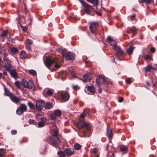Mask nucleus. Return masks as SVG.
Returning <instances> with one entry per match:
<instances>
[{
  "mask_svg": "<svg viewBox=\"0 0 157 157\" xmlns=\"http://www.w3.org/2000/svg\"><path fill=\"white\" fill-rule=\"evenodd\" d=\"M98 149L95 147L91 149V152L92 154V157H99V155L97 153Z\"/></svg>",
  "mask_w": 157,
  "mask_h": 157,
  "instance_id": "2eb2a0df",
  "label": "nucleus"
},
{
  "mask_svg": "<svg viewBox=\"0 0 157 157\" xmlns=\"http://www.w3.org/2000/svg\"><path fill=\"white\" fill-rule=\"evenodd\" d=\"M109 43L111 46H113V48L115 47H117L116 45L117 44V41L114 40H113L111 41H110Z\"/></svg>",
  "mask_w": 157,
  "mask_h": 157,
  "instance_id": "7c9ffc66",
  "label": "nucleus"
},
{
  "mask_svg": "<svg viewBox=\"0 0 157 157\" xmlns=\"http://www.w3.org/2000/svg\"><path fill=\"white\" fill-rule=\"evenodd\" d=\"M56 63L55 65V67L56 68H58L59 67V65Z\"/></svg>",
  "mask_w": 157,
  "mask_h": 157,
  "instance_id": "e2e57ef3",
  "label": "nucleus"
},
{
  "mask_svg": "<svg viewBox=\"0 0 157 157\" xmlns=\"http://www.w3.org/2000/svg\"><path fill=\"white\" fill-rule=\"evenodd\" d=\"M44 102L42 100H39L36 101V107L39 111L41 110L44 105Z\"/></svg>",
  "mask_w": 157,
  "mask_h": 157,
  "instance_id": "9b49d317",
  "label": "nucleus"
},
{
  "mask_svg": "<svg viewBox=\"0 0 157 157\" xmlns=\"http://www.w3.org/2000/svg\"><path fill=\"white\" fill-rule=\"evenodd\" d=\"M57 155H59L61 157H65V156L66 154L65 152V151H58L57 152Z\"/></svg>",
  "mask_w": 157,
  "mask_h": 157,
  "instance_id": "c85d7f7f",
  "label": "nucleus"
},
{
  "mask_svg": "<svg viewBox=\"0 0 157 157\" xmlns=\"http://www.w3.org/2000/svg\"><path fill=\"white\" fill-rule=\"evenodd\" d=\"M54 113L56 117H59L61 115V112L59 109L56 110L54 112Z\"/></svg>",
  "mask_w": 157,
  "mask_h": 157,
  "instance_id": "c756f323",
  "label": "nucleus"
},
{
  "mask_svg": "<svg viewBox=\"0 0 157 157\" xmlns=\"http://www.w3.org/2000/svg\"><path fill=\"white\" fill-rule=\"evenodd\" d=\"M32 43V41L31 40L28 39L26 40L25 43V45H29L31 44Z\"/></svg>",
  "mask_w": 157,
  "mask_h": 157,
  "instance_id": "e433bc0d",
  "label": "nucleus"
},
{
  "mask_svg": "<svg viewBox=\"0 0 157 157\" xmlns=\"http://www.w3.org/2000/svg\"><path fill=\"white\" fill-rule=\"evenodd\" d=\"M86 116V114L84 112L83 113H81L80 115V117L82 119H84Z\"/></svg>",
  "mask_w": 157,
  "mask_h": 157,
  "instance_id": "a18cd8bd",
  "label": "nucleus"
},
{
  "mask_svg": "<svg viewBox=\"0 0 157 157\" xmlns=\"http://www.w3.org/2000/svg\"><path fill=\"white\" fill-rule=\"evenodd\" d=\"M96 13L98 15L101 16V14L100 13V12H96Z\"/></svg>",
  "mask_w": 157,
  "mask_h": 157,
  "instance_id": "774afa93",
  "label": "nucleus"
},
{
  "mask_svg": "<svg viewBox=\"0 0 157 157\" xmlns=\"http://www.w3.org/2000/svg\"><path fill=\"white\" fill-rule=\"evenodd\" d=\"M10 98L11 100L13 102L17 103H19V98L18 97H16L14 94Z\"/></svg>",
  "mask_w": 157,
  "mask_h": 157,
  "instance_id": "a211bd4d",
  "label": "nucleus"
},
{
  "mask_svg": "<svg viewBox=\"0 0 157 157\" xmlns=\"http://www.w3.org/2000/svg\"><path fill=\"white\" fill-rule=\"evenodd\" d=\"M5 93L6 95L9 96L10 98L14 94L10 92L9 90L6 88H4Z\"/></svg>",
  "mask_w": 157,
  "mask_h": 157,
  "instance_id": "412c9836",
  "label": "nucleus"
},
{
  "mask_svg": "<svg viewBox=\"0 0 157 157\" xmlns=\"http://www.w3.org/2000/svg\"><path fill=\"white\" fill-rule=\"evenodd\" d=\"M50 117L51 119L52 120H54L56 119V116L53 113L51 114Z\"/></svg>",
  "mask_w": 157,
  "mask_h": 157,
  "instance_id": "ea45409f",
  "label": "nucleus"
},
{
  "mask_svg": "<svg viewBox=\"0 0 157 157\" xmlns=\"http://www.w3.org/2000/svg\"><path fill=\"white\" fill-rule=\"evenodd\" d=\"M152 69V67L151 65H149L146 67L145 69V71L146 72L149 71L150 70Z\"/></svg>",
  "mask_w": 157,
  "mask_h": 157,
  "instance_id": "473e14b6",
  "label": "nucleus"
},
{
  "mask_svg": "<svg viewBox=\"0 0 157 157\" xmlns=\"http://www.w3.org/2000/svg\"><path fill=\"white\" fill-rule=\"evenodd\" d=\"M125 82L126 83L128 84H130L131 83V80L130 78H127Z\"/></svg>",
  "mask_w": 157,
  "mask_h": 157,
  "instance_id": "49530a36",
  "label": "nucleus"
},
{
  "mask_svg": "<svg viewBox=\"0 0 157 157\" xmlns=\"http://www.w3.org/2000/svg\"><path fill=\"white\" fill-rule=\"evenodd\" d=\"M9 41L11 43H13L14 42V40L13 38L11 39V38L9 39Z\"/></svg>",
  "mask_w": 157,
  "mask_h": 157,
  "instance_id": "052dcab7",
  "label": "nucleus"
},
{
  "mask_svg": "<svg viewBox=\"0 0 157 157\" xmlns=\"http://www.w3.org/2000/svg\"><path fill=\"white\" fill-rule=\"evenodd\" d=\"M17 132V131L16 130H13L11 131L12 134L14 135L16 134Z\"/></svg>",
  "mask_w": 157,
  "mask_h": 157,
  "instance_id": "de8ad7c7",
  "label": "nucleus"
},
{
  "mask_svg": "<svg viewBox=\"0 0 157 157\" xmlns=\"http://www.w3.org/2000/svg\"><path fill=\"white\" fill-rule=\"evenodd\" d=\"M145 59L146 60H148L150 59L151 58V57L149 55L147 56H146L144 57Z\"/></svg>",
  "mask_w": 157,
  "mask_h": 157,
  "instance_id": "3c124183",
  "label": "nucleus"
},
{
  "mask_svg": "<svg viewBox=\"0 0 157 157\" xmlns=\"http://www.w3.org/2000/svg\"><path fill=\"white\" fill-rule=\"evenodd\" d=\"M153 0H146L145 2L146 4H151L153 2Z\"/></svg>",
  "mask_w": 157,
  "mask_h": 157,
  "instance_id": "37998d69",
  "label": "nucleus"
},
{
  "mask_svg": "<svg viewBox=\"0 0 157 157\" xmlns=\"http://www.w3.org/2000/svg\"><path fill=\"white\" fill-rule=\"evenodd\" d=\"M90 111L89 109H85L84 111V112L86 113V114H88L89 115V112Z\"/></svg>",
  "mask_w": 157,
  "mask_h": 157,
  "instance_id": "603ef678",
  "label": "nucleus"
},
{
  "mask_svg": "<svg viewBox=\"0 0 157 157\" xmlns=\"http://www.w3.org/2000/svg\"><path fill=\"white\" fill-rule=\"evenodd\" d=\"M22 29L24 31H25V32H27L28 30V29H27V28L25 26L22 27Z\"/></svg>",
  "mask_w": 157,
  "mask_h": 157,
  "instance_id": "864d4df0",
  "label": "nucleus"
},
{
  "mask_svg": "<svg viewBox=\"0 0 157 157\" xmlns=\"http://www.w3.org/2000/svg\"><path fill=\"white\" fill-rule=\"evenodd\" d=\"M87 90L90 93H94L95 92V90L94 87L92 86H89L87 87Z\"/></svg>",
  "mask_w": 157,
  "mask_h": 157,
  "instance_id": "2f4dec72",
  "label": "nucleus"
},
{
  "mask_svg": "<svg viewBox=\"0 0 157 157\" xmlns=\"http://www.w3.org/2000/svg\"><path fill=\"white\" fill-rule=\"evenodd\" d=\"M81 2L84 7L85 11L87 14H90L91 10H94V8L91 6L86 3V2L81 0Z\"/></svg>",
  "mask_w": 157,
  "mask_h": 157,
  "instance_id": "20e7f679",
  "label": "nucleus"
},
{
  "mask_svg": "<svg viewBox=\"0 0 157 157\" xmlns=\"http://www.w3.org/2000/svg\"><path fill=\"white\" fill-rule=\"evenodd\" d=\"M78 127L79 129H81L84 127H85L86 130L89 131L90 130V126L89 125L85 123L82 121H79L78 123Z\"/></svg>",
  "mask_w": 157,
  "mask_h": 157,
  "instance_id": "6e6552de",
  "label": "nucleus"
},
{
  "mask_svg": "<svg viewBox=\"0 0 157 157\" xmlns=\"http://www.w3.org/2000/svg\"><path fill=\"white\" fill-rule=\"evenodd\" d=\"M81 146L79 144H77L75 145L74 148L75 150H79L80 149Z\"/></svg>",
  "mask_w": 157,
  "mask_h": 157,
  "instance_id": "72a5a7b5",
  "label": "nucleus"
},
{
  "mask_svg": "<svg viewBox=\"0 0 157 157\" xmlns=\"http://www.w3.org/2000/svg\"><path fill=\"white\" fill-rule=\"evenodd\" d=\"M131 31L133 33L132 36L133 35L134 36L135 35L134 33H135L136 31V29H135V28H131Z\"/></svg>",
  "mask_w": 157,
  "mask_h": 157,
  "instance_id": "c03bdc74",
  "label": "nucleus"
},
{
  "mask_svg": "<svg viewBox=\"0 0 157 157\" xmlns=\"http://www.w3.org/2000/svg\"><path fill=\"white\" fill-rule=\"evenodd\" d=\"M27 110V107L26 105L24 104H21L16 110V113L18 115H21Z\"/></svg>",
  "mask_w": 157,
  "mask_h": 157,
  "instance_id": "39448f33",
  "label": "nucleus"
},
{
  "mask_svg": "<svg viewBox=\"0 0 157 157\" xmlns=\"http://www.w3.org/2000/svg\"><path fill=\"white\" fill-rule=\"evenodd\" d=\"M46 121V120H42V121L39 122L38 123V127L41 128L44 127L45 125V122Z\"/></svg>",
  "mask_w": 157,
  "mask_h": 157,
  "instance_id": "b1692460",
  "label": "nucleus"
},
{
  "mask_svg": "<svg viewBox=\"0 0 157 157\" xmlns=\"http://www.w3.org/2000/svg\"><path fill=\"white\" fill-rule=\"evenodd\" d=\"M8 71L10 73V75L12 77L15 79L17 78L18 75L17 73L16 72V70L14 67H13V68H12L11 69Z\"/></svg>",
  "mask_w": 157,
  "mask_h": 157,
  "instance_id": "ddd939ff",
  "label": "nucleus"
},
{
  "mask_svg": "<svg viewBox=\"0 0 157 157\" xmlns=\"http://www.w3.org/2000/svg\"><path fill=\"white\" fill-rule=\"evenodd\" d=\"M3 55L4 56V58L3 59H9L7 57L8 55L7 53H6L5 52H4Z\"/></svg>",
  "mask_w": 157,
  "mask_h": 157,
  "instance_id": "79ce46f5",
  "label": "nucleus"
},
{
  "mask_svg": "<svg viewBox=\"0 0 157 157\" xmlns=\"http://www.w3.org/2000/svg\"><path fill=\"white\" fill-rule=\"evenodd\" d=\"M123 100V98H120L118 99V101L119 102H122Z\"/></svg>",
  "mask_w": 157,
  "mask_h": 157,
  "instance_id": "13d9d810",
  "label": "nucleus"
},
{
  "mask_svg": "<svg viewBox=\"0 0 157 157\" xmlns=\"http://www.w3.org/2000/svg\"><path fill=\"white\" fill-rule=\"evenodd\" d=\"M105 79L104 76L101 75H99L98 77L96 80L97 85L98 87H99L100 84H103L105 82Z\"/></svg>",
  "mask_w": 157,
  "mask_h": 157,
  "instance_id": "1a4fd4ad",
  "label": "nucleus"
},
{
  "mask_svg": "<svg viewBox=\"0 0 157 157\" xmlns=\"http://www.w3.org/2000/svg\"><path fill=\"white\" fill-rule=\"evenodd\" d=\"M140 3H143L145 2L146 0H138Z\"/></svg>",
  "mask_w": 157,
  "mask_h": 157,
  "instance_id": "69168bd1",
  "label": "nucleus"
},
{
  "mask_svg": "<svg viewBox=\"0 0 157 157\" xmlns=\"http://www.w3.org/2000/svg\"><path fill=\"white\" fill-rule=\"evenodd\" d=\"M113 135L112 132L110 129H109L107 127V136L109 138H112Z\"/></svg>",
  "mask_w": 157,
  "mask_h": 157,
  "instance_id": "5701e85b",
  "label": "nucleus"
},
{
  "mask_svg": "<svg viewBox=\"0 0 157 157\" xmlns=\"http://www.w3.org/2000/svg\"><path fill=\"white\" fill-rule=\"evenodd\" d=\"M64 151L67 155L68 156H70L74 154V151L70 149L67 148L65 149Z\"/></svg>",
  "mask_w": 157,
  "mask_h": 157,
  "instance_id": "aec40b11",
  "label": "nucleus"
},
{
  "mask_svg": "<svg viewBox=\"0 0 157 157\" xmlns=\"http://www.w3.org/2000/svg\"><path fill=\"white\" fill-rule=\"evenodd\" d=\"M87 2L93 4L96 7L97 9H98L99 2L98 0H87Z\"/></svg>",
  "mask_w": 157,
  "mask_h": 157,
  "instance_id": "f3484780",
  "label": "nucleus"
},
{
  "mask_svg": "<svg viewBox=\"0 0 157 157\" xmlns=\"http://www.w3.org/2000/svg\"><path fill=\"white\" fill-rule=\"evenodd\" d=\"M63 57L66 60H73L75 57V55L74 53L69 52L66 54H63Z\"/></svg>",
  "mask_w": 157,
  "mask_h": 157,
  "instance_id": "0eeeda50",
  "label": "nucleus"
},
{
  "mask_svg": "<svg viewBox=\"0 0 157 157\" xmlns=\"http://www.w3.org/2000/svg\"><path fill=\"white\" fill-rule=\"evenodd\" d=\"M39 116H40V119L41 120H42H42H46L44 117L41 115H39Z\"/></svg>",
  "mask_w": 157,
  "mask_h": 157,
  "instance_id": "4d7b16f0",
  "label": "nucleus"
},
{
  "mask_svg": "<svg viewBox=\"0 0 157 157\" xmlns=\"http://www.w3.org/2000/svg\"><path fill=\"white\" fill-rule=\"evenodd\" d=\"M29 72L33 75L35 76L36 75V71L34 70H30L29 71Z\"/></svg>",
  "mask_w": 157,
  "mask_h": 157,
  "instance_id": "f704fd0d",
  "label": "nucleus"
},
{
  "mask_svg": "<svg viewBox=\"0 0 157 157\" xmlns=\"http://www.w3.org/2000/svg\"><path fill=\"white\" fill-rule=\"evenodd\" d=\"M21 83L22 85L25 88H28L31 92L34 91V86L33 83L31 81H27L25 79L22 80Z\"/></svg>",
  "mask_w": 157,
  "mask_h": 157,
  "instance_id": "f03ea898",
  "label": "nucleus"
},
{
  "mask_svg": "<svg viewBox=\"0 0 157 157\" xmlns=\"http://www.w3.org/2000/svg\"><path fill=\"white\" fill-rule=\"evenodd\" d=\"M113 40V39L110 36H108L107 37V40L109 42L112 40Z\"/></svg>",
  "mask_w": 157,
  "mask_h": 157,
  "instance_id": "09e8293b",
  "label": "nucleus"
},
{
  "mask_svg": "<svg viewBox=\"0 0 157 157\" xmlns=\"http://www.w3.org/2000/svg\"><path fill=\"white\" fill-rule=\"evenodd\" d=\"M2 65L5 71H8L13 67L11 65V61L9 59H3Z\"/></svg>",
  "mask_w": 157,
  "mask_h": 157,
  "instance_id": "7ed1b4c3",
  "label": "nucleus"
},
{
  "mask_svg": "<svg viewBox=\"0 0 157 157\" xmlns=\"http://www.w3.org/2000/svg\"><path fill=\"white\" fill-rule=\"evenodd\" d=\"M155 49L153 48H151L150 50L152 52H155Z\"/></svg>",
  "mask_w": 157,
  "mask_h": 157,
  "instance_id": "0e129e2a",
  "label": "nucleus"
},
{
  "mask_svg": "<svg viewBox=\"0 0 157 157\" xmlns=\"http://www.w3.org/2000/svg\"><path fill=\"white\" fill-rule=\"evenodd\" d=\"M26 46V49L28 50V51H30L31 50V48L28 45H25Z\"/></svg>",
  "mask_w": 157,
  "mask_h": 157,
  "instance_id": "680f3d73",
  "label": "nucleus"
},
{
  "mask_svg": "<svg viewBox=\"0 0 157 157\" xmlns=\"http://www.w3.org/2000/svg\"><path fill=\"white\" fill-rule=\"evenodd\" d=\"M131 20H135V15H133L130 17Z\"/></svg>",
  "mask_w": 157,
  "mask_h": 157,
  "instance_id": "5fc2aeb1",
  "label": "nucleus"
},
{
  "mask_svg": "<svg viewBox=\"0 0 157 157\" xmlns=\"http://www.w3.org/2000/svg\"><path fill=\"white\" fill-rule=\"evenodd\" d=\"M28 122L30 124H35V122L34 120L32 119H30L28 121Z\"/></svg>",
  "mask_w": 157,
  "mask_h": 157,
  "instance_id": "a19ab883",
  "label": "nucleus"
},
{
  "mask_svg": "<svg viewBox=\"0 0 157 157\" xmlns=\"http://www.w3.org/2000/svg\"><path fill=\"white\" fill-rule=\"evenodd\" d=\"M52 126L54 128L53 129V132L52 134V137L49 138L48 140L49 141V143L51 144L54 147H56L60 143V141L58 136V132L57 128L54 124H52Z\"/></svg>",
  "mask_w": 157,
  "mask_h": 157,
  "instance_id": "f257e3e1",
  "label": "nucleus"
},
{
  "mask_svg": "<svg viewBox=\"0 0 157 157\" xmlns=\"http://www.w3.org/2000/svg\"><path fill=\"white\" fill-rule=\"evenodd\" d=\"M97 27L98 24L96 22H94L90 25L89 28L92 33H94L97 30Z\"/></svg>",
  "mask_w": 157,
  "mask_h": 157,
  "instance_id": "4468645a",
  "label": "nucleus"
},
{
  "mask_svg": "<svg viewBox=\"0 0 157 157\" xmlns=\"http://www.w3.org/2000/svg\"><path fill=\"white\" fill-rule=\"evenodd\" d=\"M44 107L45 109H49L52 107V105L50 102H48L45 104Z\"/></svg>",
  "mask_w": 157,
  "mask_h": 157,
  "instance_id": "a878e982",
  "label": "nucleus"
},
{
  "mask_svg": "<svg viewBox=\"0 0 157 157\" xmlns=\"http://www.w3.org/2000/svg\"><path fill=\"white\" fill-rule=\"evenodd\" d=\"M146 85L148 87H149L151 86L150 83L147 81H146Z\"/></svg>",
  "mask_w": 157,
  "mask_h": 157,
  "instance_id": "bf43d9fd",
  "label": "nucleus"
},
{
  "mask_svg": "<svg viewBox=\"0 0 157 157\" xmlns=\"http://www.w3.org/2000/svg\"><path fill=\"white\" fill-rule=\"evenodd\" d=\"M72 87L73 89H75V90L78 89H79V88L78 86L77 85L73 86Z\"/></svg>",
  "mask_w": 157,
  "mask_h": 157,
  "instance_id": "8fccbe9b",
  "label": "nucleus"
},
{
  "mask_svg": "<svg viewBox=\"0 0 157 157\" xmlns=\"http://www.w3.org/2000/svg\"><path fill=\"white\" fill-rule=\"evenodd\" d=\"M14 84L18 88H20L21 86V84L19 81H16V82H15Z\"/></svg>",
  "mask_w": 157,
  "mask_h": 157,
  "instance_id": "c9c22d12",
  "label": "nucleus"
},
{
  "mask_svg": "<svg viewBox=\"0 0 157 157\" xmlns=\"http://www.w3.org/2000/svg\"><path fill=\"white\" fill-rule=\"evenodd\" d=\"M62 99L64 101H66L68 100L70 96L68 93H63L62 94Z\"/></svg>",
  "mask_w": 157,
  "mask_h": 157,
  "instance_id": "dca6fc26",
  "label": "nucleus"
},
{
  "mask_svg": "<svg viewBox=\"0 0 157 157\" xmlns=\"http://www.w3.org/2000/svg\"><path fill=\"white\" fill-rule=\"evenodd\" d=\"M8 33V31L6 30L3 31L2 33V37H5L6 36Z\"/></svg>",
  "mask_w": 157,
  "mask_h": 157,
  "instance_id": "4c0bfd02",
  "label": "nucleus"
},
{
  "mask_svg": "<svg viewBox=\"0 0 157 157\" xmlns=\"http://www.w3.org/2000/svg\"><path fill=\"white\" fill-rule=\"evenodd\" d=\"M27 57L25 52L24 51L21 52L20 54V58L22 59H25Z\"/></svg>",
  "mask_w": 157,
  "mask_h": 157,
  "instance_id": "393cba45",
  "label": "nucleus"
},
{
  "mask_svg": "<svg viewBox=\"0 0 157 157\" xmlns=\"http://www.w3.org/2000/svg\"><path fill=\"white\" fill-rule=\"evenodd\" d=\"M70 73L71 74V75L72 76V77L75 78V74L74 72H70Z\"/></svg>",
  "mask_w": 157,
  "mask_h": 157,
  "instance_id": "6e6d98bb",
  "label": "nucleus"
},
{
  "mask_svg": "<svg viewBox=\"0 0 157 157\" xmlns=\"http://www.w3.org/2000/svg\"><path fill=\"white\" fill-rule=\"evenodd\" d=\"M120 151L124 153H126L128 150V147L126 146H123L120 147Z\"/></svg>",
  "mask_w": 157,
  "mask_h": 157,
  "instance_id": "bb28decb",
  "label": "nucleus"
},
{
  "mask_svg": "<svg viewBox=\"0 0 157 157\" xmlns=\"http://www.w3.org/2000/svg\"><path fill=\"white\" fill-rule=\"evenodd\" d=\"M134 49V48L132 46H130L129 48H128L127 50V53L130 55H131Z\"/></svg>",
  "mask_w": 157,
  "mask_h": 157,
  "instance_id": "cd10ccee",
  "label": "nucleus"
},
{
  "mask_svg": "<svg viewBox=\"0 0 157 157\" xmlns=\"http://www.w3.org/2000/svg\"><path fill=\"white\" fill-rule=\"evenodd\" d=\"M18 52L17 49L15 47L11 48L9 51V52L13 54H17Z\"/></svg>",
  "mask_w": 157,
  "mask_h": 157,
  "instance_id": "6ab92c4d",
  "label": "nucleus"
},
{
  "mask_svg": "<svg viewBox=\"0 0 157 157\" xmlns=\"http://www.w3.org/2000/svg\"><path fill=\"white\" fill-rule=\"evenodd\" d=\"M27 104L31 109L33 108L34 107V105L31 102H29Z\"/></svg>",
  "mask_w": 157,
  "mask_h": 157,
  "instance_id": "58836bf2",
  "label": "nucleus"
},
{
  "mask_svg": "<svg viewBox=\"0 0 157 157\" xmlns=\"http://www.w3.org/2000/svg\"><path fill=\"white\" fill-rule=\"evenodd\" d=\"M46 93L47 95L48 96H51L53 93L52 91L50 89L47 90V89H45L43 91V93Z\"/></svg>",
  "mask_w": 157,
  "mask_h": 157,
  "instance_id": "4be33fe9",
  "label": "nucleus"
},
{
  "mask_svg": "<svg viewBox=\"0 0 157 157\" xmlns=\"http://www.w3.org/2000/svg\"><path fill=\"white\" fill-rule=\"evenodd\" d=\"M99 87V89L98 90V92L99 93H100L101 92V90L100 88V86H99V87Z\"/></svg>",
  "mask_w": 157,
  "mask_h": 157,
  "instance_id": "338daca9",
  "label": "nucleus"
},
{
  "mask_svg": "<svg viewBox=\"0 0 157 157\" xmlns=\"http://www.w3.org/2000/svg\"><path fill=\"white\" fill-rule=\"evenodd\" d=\"M114 50L116 51V55L117 58L121 60V57L122 56L123 54V51L118 47H115L113 48Z\"/></svg>",
  "mask_w": 157,
  "mask_h": 157,
  "instance_id": "9d476101",
  "label": "nucleus"
},
{
  "mask_svg": "<svg viewBox=\"0 0 157 157\" xmlns=\"http://www.w3.org/2000/svg\"><path fill=\"white\" fill-rule=\"evenodd\" d=\"M57 63V59L56 58L52 59L48 58H47L44 62L45 65L49 69L50 67L52 64Z\"/></svg>",
  "mask_w": 157,
  "mask_h": 157,
  "instance_id": "423d86ee",
  "label": "nucleus"
},
{
  "mask_svg": "<svg viewBox=\"0 0 157 157\" xmlns=\"http://www.w3.org/2000/svg\"><path fill=\"white\" fill-rule=\"evenodd\" d=\"M93 77L92 75L90 73L85 74L83 77L82 81L84 82H89Z\"/></svg>",
  "mask_w": 157,
  "mask_h": 157,
  "instance_id": "f8f14e48",
  "label": "nucleus"
}]
</instances>
